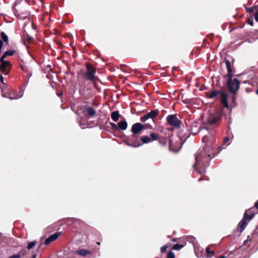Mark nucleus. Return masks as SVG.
I'll use <instances>...</instances> for the list:
<instances>
[{
	"label": "nucleus",
	"mask_w": 258,
	"mask_h": 258,
	"mask_svg": "<svg viewBox=\"0 0 258 258\" xmlns=\"http://www.w3.org/2000/svg\"><path fill=\"white\" fill-rule=\"evenodd\" d=\"M148 138L149 139V141L147 143L141 142L142 145L143 144H148L151 142V141L158 140L159 137L156 134L154 133H152L150 134V137H148Z\"/></svg>",
	"instance_id": "obj_21"
},
{
	"label": "nucleus",
	"mask_w": 258,
	"mask_h": 258,
	"mask_svg": "<svg viewBox=\"0 0 258 258\" xmlns=\"http://www.w3.org/2000/svg\"><path fill=\"white\" fill-rule=\"evenodd\" d=\"M255 20L258 22V11L255 13L254 15Z\"/></svg>",
	"instance_id": "obj_42"
},
{
	"label": "nucleus",
	"mask_w": 258,
	"mask_h": 258,
	"mask_svg": "<svg viewBox=\"0 0 258 258\" xmlns=\"http://www.w3.org/2000/svg\"><path fill=\"white\" fill-rule=\"evenodd\" d=\"M2 235V233L0 232V237Z\"/></svg>",
	"instance_id": "obj_53"
},
{
	"label": "nucleus",
	"mask_w": 258,
	"mask_h": 258,
	"mask_svg": "<svg viewBox=\"0 0 258 258\" xmlns=\"http://www.w3.org/2000/svg\"><path fill=\"white\" fill-rule=\"evenodd\" d=\"M222 114L220 112H216L212 115L207 120L205 126L203 128L209 130L214 127L218 126L221 119Z\"/></svg>",
	"instance_id": "obj_3"
},
{
	"label": "nucleus",
	"mask_w": 258,
	"mask_h": 258,
	"mask_svg": "<svg viewBox=\"0 0 258 258\" xmlns=\"http://www.w3.org/2000/svg\"><path fill=\"white\" fill-rule=\"evenodd\" d=\"M86 72L83 74V77L86 80L93 81L95 78L96 69L89 63L86 65Z\"/></svg>",
	"instance_id": "obj_5"
},
{
	"label": "nucleus",
	"mask_w": 258,
	"mask_h": 258,
	"mask_svg": "<svg viewBox=\"0 0 258 258\" xmlns=\"http://www.w3.org/2000/svg\"><path fill=\"white\" fill-rule=\"evenodd\" d=\"M110 124L111 126V127H112V130H116L118 129V127L117 125H116L114 123L110 122Z\"/></svg>",
	"instance_id": "obj_34"
},
{
	"label": "nucleus",
	"mask_w": 258,
	"mask_h": 258,
	"mask_svg": "<svg viewBox=\"0 0 258 258\" xmlns=\"http://www.w3.org/2000/svg\"><path fill=\"white\" fill-rule=\"evenodd\" d=\"M173 71H175L177 70V68H176L175 67H174L172 69Z\"/></svg>",
	"instance_id": "obj_48"
},
{
	"label": "nucleus",
	"mask_w": 258,
	"mask_h": 258,
	"mask_svg": "<svg viewBox=\"0 0 258 258\" xmlns=\"http://www.w3.org/2000/svg\"><path fill=\"white\" fill-rule=\"evenodd\" d=\"M15 52H16V51L13 50H7L2 56V57H1V59H2V60H5V59L6 58L7 56H13L15 54Z\"/></svg>",
	"instance_id": "obj_24"
},
{
	"label": "nucleus",
	"mask_w": 258,
	"mask_h": 258,
	"mask_svg": "<svg viewBox=\"0 0 258 258\" xmlns=\"http://www.w3.org/2000/svg\"><path fill=\"white\" fill-rule=\"evenodd\" d=\"M3 46V42L2 41V39H0V53L2 52V49Z\"/></svg>",
	"instance_id": "obj_41"
},
{
	"label": "nucleus",
	"mask_w": 258,
	"mask_h": 258,
	"mask_svg": "<svg viewBox=\"0 0 258 258\" xmlns=\"http://www.w3.org/2000/svg\"><path fill=\"white\" fill-rule=\"evenodd\" d=\"M0 81L2 83H3L4 86L7 85V84L4 82V78L2 75L0 76Z\"/></svg>",
	"instance_id": "obj_38"
},
{
	"label": "nucleus",
	"mask_w": 258,
	"mask_h": 258,
	"mask_svg": "<svg viewBox=\"0 0 258 258\" xmlns=\"http://www.w3.org/2000/svg\"><path fill=\"white\" fill-rule=\"evenodd\" d=\"M152 128L151 125H144L141 123L137 122L133 124L131 132L133 134L130 138L125 141L126 144L131 147L138 148L142 146L141 142L147 143L149 141L148 136H140L143 131L146 128Z\"/></svg>",
	"instance_id": "obj_1"
},
{
	"label": "nucleus",
	"mask_w": 258,
	"mask_h": 258,
	"mask_svg": "<svg viewBox=\"0 0 258 258\" xmlns=\"http://www.w3.org/2000/svg\"><path fill=\"white\" fill-rule=\"evenodd\" d=\"M0 71L5 75H8L12 67L10 62L5 60H3L0 58Z\"/></svg>",
	"instance_id": "obj_7"
},
{
	"label": "nucleus",
	"mask_w": 258,
	"mask_h": 258,
	"mask_svg": "<svg viewBox=\"0 0 258 258\" xmlns=\"http://www.w3.org/2000/svg\"><path fill=\"white\" fill-rule=\"evenodd\" d=\"M233 76L228 77L227 86L231 94H236L239 89L240 82L237 79H232Z\"/></svg>",
	"instance_id": "obj_4"
},
{
	"label": "nucleus",
	"mask_w": 258,
	"mask_h": 258,
	"mask_svg": "<svg viewBox=\"0 0 258 258\" xmlns=\"http://www.w3.org/2000/svg\"><path fill=\"white\" fill-rule=\"evenodd\" d=\"M119 116L120 114L118 111H114L111 114V119L115 122L118 120Z\"/></svg>",
	"instance_id": "obj_26"
},
{
	"label": "nucleus",
	"mask_w": 258,
	"mask_h": 258,
	"mask_svg": "<svg viewBox=\"0 0 258 258\" xmlns=\"http://www.w3.org/2000/svg\"><path fill=\"white\" fill-rule=\"evenodd\" d=\"M224 61L226 66V68L227 69V76H233V71L232 69V67L233 66V60H232V64L231 62L227 59V58H225Z\"/></svg>",
	"instance_id": "obj_13"
},
{
	"label": "nucleus",
	"mask_w": 258,
	"mask_h": 258,
	"mask_svg": "<svg viewBox=\"0 0 258 258\" xmlns=\"http://www.w3.org/2000/svg\"><path fill=\"white\" fill-rule=\"evenodd\" d=\"M61 234V232H57L47 238L44 242L45 245H48L51 242L55 240Z\"/></svg>",
	"instance_id": "obj_11"
},
{
	"label": "nucleus",
	"mask_w": 258,
	"mask_h": 258,
	"mask_svg": "<svg viewBox=\"0 0 258 258\" xmlns=\"http://www.w3.org/2000/svg\"><path fill=\"white\" fill-rule=\"evenodd\" d=\"M222 92V91L219 90H214L211 93L207 92L206 93L207 96L210 98L212 99L214 97H216L218 95H220L221 93Z\"/></svg>",
	"instance_id": "obj_19"
},
{
	"label": "nucleus",
	"mask_w": 258,
	"mask_h": 258,
	"mask_svg": "<svg viewBox=\"0 0 258 258\" xmlns=\"http://www.w3.org/2000/svg\"><path fill=\"white\" fill-rule=\"evenodd\" d=\"M148 116L147 114H145L144 115H143V116L141 117L140 118V120L141 122H145L146 121L147 119H148Z\"/></svg>",
	"instance_id": "obj_33"
},
{
	"label": "nucleus",
	"mask_w": 258,
	"mask_h": 258,
	"mask_svg": "<svg viewBox=\"0 0 258 258\" xmlns=\"http://www.w3.org/2000/svg\"><path fill=\"white\" fill-rule=\"evenodd\" d=\"M201 126L198 122H194L190 125V132L192 134L196 135L199 134L200 131Z\"/></svg>",
	"instance_id": "obj_12"
},
{
	"label": "nucleus",
	"mask_w": 258,
	"mask_h": 258,
	"mask_svg": "<svg viewBox=\"0 0 258 258\" xmlns=\"http://www.w3.org/2000/svg\"><path fill=\"white\" fill-rule=\"evenodd\" d=\"M159 113V111L157 109L151 110L150 112H148L146 114L148 116V118L154 119L155 118Z\"/></svg>",
	"instance_id": "obj_20"
},
{
	"label": "nucleus",
	"mask_w": 258,
	"mask_h": 258,
	"mask_svg": "<svg viewBox=\"0 0 258 258\" xmlns=\"http://www.w3.org/2000/svg\"><path fill=\"white\" fill-rule=\"evenodd\" d=\"M82 222L80 220L75 219L73 221V227L77 229H80L82 227Z\"/></svg>",
	"instance_id": "obj_25"
},
{
	"label": "nucleus",
	"mask_w": 258,
	"mask_h": 258,
	"mask_svg": "<svg viewBox=\"0 0 258 258\" xmlns=\"http://www.w3.org/2000/svg\"><path fill=\"white\" fill-rule=\"evenodd\" d=\"M166 258H175V254L174 253L171 251H170L168 253L167 255Z\"/></svg>",
	"instance_id": "obj_32"
},
{
	"label": "nucleus",
	"mask_w": 258,
	"mask_h": 258,
	"mask_svg": "<svg viewBox=\"0 0 258 258\" xmlns=\"http://www.w3.org/2000/svg\"><path fill=\"white\" fill-rule=\"evenodd\" d=\"M208 140V138L206 136H204L202 140L204 142H206Z\"/></svg>",
	"instance_id": "obj_44"
},
{
	"label": "nucleus",
	"mask_w": 258,
	"mask_h": 258,
	"mask_svg": "<svg viewBox=\"0 0 258 258\" xmlns=\"http://www.w3.org/2000/svg\"><path fill=\"white\" fill-rule=\"evenodd\" d=\"M253 17H250L248 18L246 21H247V24L250 25L251 26H253Z\"/></svg>",
	"instance_id": "obj_31"
},
{
	"label": "nucleus",
	"mask_w": 258,
	"mask_h": 258,
	"mask_svg": "<svg viewBox=\"0 0 258 258\" xmlns=\"http://www.w3.org/2000/svg\"><path fill=\"white\" fill-rule=\"evenodd\" d=\"M159 143L160 145L162 146H166L168 145L169 150L171 151V140L170 139H168L167 138L164 137H159Z\"/></svg>",
	"instance_id": "obj_9"
},
{
	"label": "nucleus",
	"mask_w": 258,
	"mask_h": 258,
	"mask_svg": "<svg viewBox=\"0 0 258 258\" xmlns=\"http://www.w3.org/2000/svg\"><path fill=\"white\" fill-rule=\"evenodd\" d=\"M250 212L249 211H246L243 215V218L245 219V220L247 221L248 222H249L250 221H251L252 218H253L254 216V214L253 213H250L249 214Z\"/></svg>",
	"instance_id": "obj_16"
},
{
	"label": "nucleus",
	"mask_w": 258,
	"mask_h": 258,
	"mask_svg": "<svg viewBox=\"0 0 258 258\" xmlns=\"http://www.w3.org/2000/svg\"><path fill=\"white\" fill-rule=\"evenodd\" d=\"M248 223V222L247 221L245 220L244 218H242L238 224L239 231L240 232H242L244 230Z\"/></svg>",
	"instance_id": "obj_18"
},
{
	"label": "nucleus",
	"mask_w": 258,
	"mask_h": 258,
	"mask_svg": "<svg viewBox=\"0 0 258 258\" xmlns=\"http://www.w3.org/2000/svg\"><path fill=\"white\" fill-rule=\"evenodd\" d=\"M212 153L210 148L208 146H205L203 150L196 156V163L193 167L200 174L202 175L206 172V168L209 166L212 159Z\"/></svg>",
	"instance_id": "obj_2"
},
{
	"label": "nucleus",
	"mask_w": 258,
	"mask_h": 258,
	"mask_svg": "<svg viewBox=\"0 0 258 258\" xmlns=\"http://www.w3.org/2000/svg\"><path fill=\"white\" fill-rule=\"evenodd\" d=\"M36 256H37V255H36V254H34V255L32 256V258H36Z\"/></svg>",
	"instance_id": "obj_47"
},
{
	"label": "nucleus",
	"mask_w": 258,
	"mask_h": 258,
	"mask_svg": "<svg viewBox=\"0 0 258 258\" xmlns=\"http://www.w3.org/2000/svg\"><path fill=\"white\" fill-rule=\"evenodd\" d=\"M76 253L80 255L85 256L88 255H91L92 252L89 250L82 249L77 250L76 251Z\"/></svg>",
	"instance_id": "obj_17"
},
{
	"label": "nucleus",
	"mask_w": 258,
	"mask_h": 258,
	"mask_svg": "<svg viewBox=\"0 0 258 258\" xmlns=\"http://www.w3.org/2000/svg\"><path fill=\"white\" fill-rule=\"evenodd\" d=\"M233 94V96H232V100L233 102L235 101V100H236V94Z\"/></svg>",
	"instance_id": "obj_43"
},
{
	"label": "nucleus",
	"mask_w": 258,
	"mask_h": 258,
	"mask_svg": "<svg viewBox=\"0 0 258 258\" xmlns=\"http://www.w3.org/2000/svg\"><path fill=\"white\" fill-rule=\"evenodd\" d=\"M117 126L118 127V129H120L122 131H124L126 130L127 127V123L125 120H120L118 123Z\"/></svg>",
	"instance_id": "obj_22"
},
{
	"label": "nucleus",
	"mask_w": 258,
	"mask_h": 258,
	"mask_svg": "<svg viewBox=\"0 0 258 258\" xmlns=\"http://www.w3.org/2000/svg\"><path fill=\"white\" fill-rule=\"evenodd\" d=\"M254 206L258 209V201L255 203Z\"/></svg>",
	"instance_id": "obj_46"
},
{
	"label": "nucleus",
	"mask_w": 258,
	"mask_h": 258,
	"mask_svg": "<svg viewBox=\"0 0 258 258\" xmlns=\"http://www.w3.org/2000/svg\"><path fill=\"white\" fill-rule=\"evenodd\" d=\"M229 141V138L228 137H225L224 139V140H223V144L225 145V144H226L228 141Z\"/></svg>",
	"instance_id": "obj_39"
},
{
	"label": "nucleus",
	"mask_w": 258,
	"mask_h": 258,
	"mask_svg": "<svg viewBox=\"0 0 258 258\" xmlns=\"http://www.w3.org/2000/svg\"><path fill=\"white\" fill-rule=\"evenodd\" d=\"M96 243L98 245H100V242H97Z\"/></svg>",
	"instance_id": "obj_51"
},
{
	"label": "nucleus",
	"mask_w": 258,
	"mask_h": 258,
	"mask_svg": "<svg viewBox=\"0 0 258 258\" xmlns=\"http://www.w3.org/2000/svg\"><path fill=\"white\" fill-rule=\"evenodd\" d=\"M21 68L22 70L27 74V76L30 77L32 75L31 71L28 68V67L25 64H21Z\"/></svg>",
	"instance_id": "obj_23"
},
{
	"label": "nucleus",
	"mask_w": 258,
	"mask_h": 258,
	"mask_svg": "<svg viewBox=\"0 0 258 258\" xmlns=\"http://www.w3.org/2000/svg\"><path fill=\"white\" fill-rule=\"evenodd\" d=\"M36 241H31V242H29L28 244L27 247V249H30L32 248V247L36 244Z\"/></svg>",
	"instance_id": "obj_29"
},
{
	"label": "nucleus",
	"mask_w": 258,
	"mask_h": 258,
	"mask_svg": "<svg viewBox=\"0 0 258 258\" xmlns=\"http://www.w3.org/2000/svg\"><path fill=\"white\" fill-rule=\"evenodd\" d=\"M8 258H21V255L18 253L17 254L12 255Z\"/></svg>",
	"instance_id": "obj_36"
},
{
	"label": "nucleus",
	"mask_w": 258,
	"mask_h": 258,
	"mask_svg": "<svg viewBox=\"0 0 258 258\" xmlns=\"http://www.w3.org/2000/svg\"><path fill=\"white\" fill-rule=\"evenodd\" d=\"M221 97V103L226 108H229V104L228 103V95L224 91H222L220 94Z\"/></svg>",
	"instance_id": "obj_10"
},
{
	"label": "nucleus",
	"mask_w": 258,
	"mask_h": 258,
	"mask_svg": "<svg viewBox=\"0 0 258 258\" xmlns=\"http://www.w3.org/2000/svg\"><path fill=\"white\" fill-rule=\"evenodd\" d=\"M88 105H80L77 107V114L84 116Z\"/></svg>",
	"instance_id": "obj_15"
},
{
	"label": "nucleus",
	"mask_w": 258,
	"mask_h": 258,
	"mask_svg": "<svg viewBox=\"0 0 258 258\" xmlns=\"http://www.w3.org/2000/svg\"><path fill=\"white\" fill-rule=\"evenodd\" d=\"M23 95V91L20 90L18 92L12 91L10 94L6 93V97L8 98L11 100L17 99L22 97Z\"/></svg>",
	"instance_id": "obj_8"
},
{
	"label": "nucleus",
	"mask_w": 258,
	"mask_h": 258,
	"mask_svg": "<svg viewBox=\"0 0 258 258\" xmlns=\"http://www.w3.org/2000/svg\"><path fill=\"white\" fill-rule=\"evenodd\" d=\"M166 121L171 126L176 128L181 127V121L177 117V114H170L166 117Z\"/></svg>",
	"instance_id": "obj_6"
},
{
	"label": "nucleus",
	"mask_w": 258,
	"mask_h": 258,
	"mask_svg": "<svg viewBox=\"0 0 258 258\" xmlns=\"http://www.w3.org/2000/svg\"><path fill=\"white\" fill-rule=\"evenodd\" d=\"M176 240H177V239H176V238H175L172 239V241H176Z\"/></svg>",
	"instance_id": "obj_49"
},
{
	"label": "nucleus",
	"mask_w": 258,
	"mask_h": 258,
	"mask_svg": "<svg viewBox=\"0 0 258 258\" xmlns=\"http://www.w3.org/2000/svg\"><path fill=\"white\" fill-rule=\"evenodd\" d=\"M26 38H27V40L28 42H30L33 39L32 37H31L29 35H27Z\"/></svg>",
	"instance_id": "obj_40"
},
{
	"label": "nucleus",
	"mask_w": 258,
	"mask_h": 258,
	"mask_svg": "<svg viewBox=\"0 0 258 258\" xmlns=\"http://www.w3.org/2000/svg\"><path fill=\"white\" fill-rule=\"evenodd\" d=\"M14 12L15 14V15L18 13L17 10L15 8H14Z\"/></svg>",
	"instance_id": "obj_45"
},
{
	"label": "nucleus",
	"mask_w": 258,
	"mask_h": 258,
	"mask_svg": "<svg viewBox=\"0 0 258 258\" xmlns=\"http://www.w3.org/2000/svg\"><path fill=\"white\" fill-rule=\"evenodd\" d=\"M255 93L257 95H258V89L256 90Z\"/></svg>",
	"instance_id": "obj_50"
},
{
	"label": "nucleus",
	"mask_w": 258,
	"mask_h": 258,
	"mask_svg": "<svg viewBox=\"0 0 258 258\" xmlns=\"http://www.w3.org/2000/svg\"><path fill=\"white\" fill-rule=\"evenodd\" d=\"M96 113V111L94 108L89 105L87 106L84 117L86 118H90L94 116Z\"/></svg>",
	"instance_id": "obj_14"
},
{
	"label": "nucleus",
	"mask_w": 258,
	"mask_h": 258,
	"mask_svg": "<svg viewBox=\"0 0 258 258\" xmlns=\"http://www.w3.org/2000/svg\"><path fill=\"white\" fill-rule=\"evenodd\" d=\"M201 180H202V178H200L199 179L198 181H201Z\"/></svg>",
	"instance_id": "obj_52"
},
{
	"label": "nucleus",
	"mask_w": 258,
	"mask_h": 258,
	"mask_svg": "<svg viewBox=\"0 0 258 258\" xmlns=\"http://www.w3.org/2000/svg\"><path fill=\"white\" fill-rule=\"evenodd\" d=\"M167 248H168V246L167 245H165L163 246L161 248V252L162 253L165 252L166 251Z\"/></svg>",
	"instance_id": "obj_37"
},
{
	"label": "nucleus",
	"mask_w": 258,
	"mask_h": 258,
	"mask_svg": "<svg viewBox=\"0 0 258 258\" xmlns=\"http://www.w3.org/2000/svg\"><path fill=\"white\" fill-rule=\"evenodd\" d=\"M0 36L4 42H5L6 45L8 44L9 38L8 36L6 34V33L2 31L0 33Z\"/></svg>",
	"instance_id": "obj_27"
},
{
	"label": "nucleus",
	"mask_w": 258,
	"mask_h": 258,
	"mask_svg": "<svg viewBox=\"0 0 258 258\" xmlns=\"http://www.w3.org/2000/svg\"><path fill=\"white\" fill-rule=\"evenodd\" d=\"M206 251L208 254H211V256L214 254V251L213 250H210L209 247L206 248Z\"/></svg>",
	"instance_id": "obj_35"
},
{
	"label": "nucleus",
	"mask_w": 258,
	"mask_h": 258,
	"mask_svg": "<svg viewBox=\"0 0 258 258\" xmlns=\"http://www.w3.org/2000/svg\"><path fill=\"white\" fill-rule=\"evenodd\" d=\"M183 247H184L183 244H179L178 243H176L173 246L172 249L173 250H180V249H181Z\"/></svg>",
	"instance_id": "obj_28"
},
{
	"label": "nucleus",
	"mask_w": 258,
	"mask_h": 258,
	"mask_svg": "<svg viewBox=\"0 0 258 258\" xmlns=\"http://www.w3.org/2000/svg\"><path fill=\"white\" fill-rule=\"evenodd\" d=\"M256 8L255 7H252L249 8H246V11L249 13H252L256 10Z\"/></svg>",
	"instance_id": "obj_30"
}]
</instances>
